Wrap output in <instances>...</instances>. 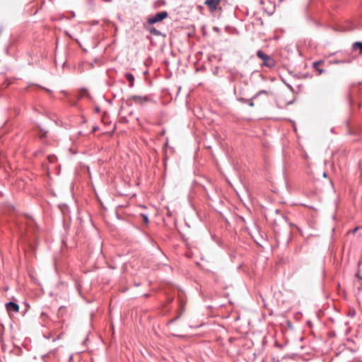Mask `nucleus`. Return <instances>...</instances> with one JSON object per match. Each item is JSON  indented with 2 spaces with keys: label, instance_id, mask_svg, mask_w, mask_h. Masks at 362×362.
<instances>
[{
  "label": "nucleus",
  "instance_id": "nucleus-3",
  "mask_svg": "<svg viewBox=\"0 0 362 362\" xmlns=\"http://www.w3.org/2000/svg\"><path fill=\"white\" fill-rule=\"evenodd\" d=\"M129 102L132 101L139 105H144L150 101V98L146 95H132L129 98Z\"/></svg>",
  "mask_w": 362,
  "mask_h": 362
},
{
  "label": "nucleus",
  "instance_id": "nucleus-19",
  "mask_svg": "<svg viewBox=\"0 0 362 362\" xmlns=\"http://www.w3.org/2000/svg\"><path fill=\"white\" fill-rule=\"evenodd\" d=\"M72 356H69V361L71 360Z\"/></svg>",
  "mask_w": 362,
  "mask_h": 362
},
{
  "label": "nucleus",
  "instance_id": "nucleus-9",
  "mask_svg": "<svg viewBox=\"0 0 362 362\" xmlns=\"http://www.w3.org/2000/svg\"><path fill=\"white\" fill-rule=\"evenodd\" d=\"M353 48L354 49H358L359 50V53L362 54V42H355L353 44Z\"/></svg>",
  "mask_w": 362,
  "mask_h": 362
},
{
  "label": "nucleus",
  "instance_id": "nucleus-13",
  "mask_svg": "<svg viewBox=\"0 0 362 362\" xmlns=\"http://www.w3.org/2000/svg\"><path fill=\"white\" fill-rule=\"evenodd\" d=\"M142 217H143V221H144L145 223H148V218L147 216H146V215H142Z\"/></svg>",
  "mask_w": 362,
  "mask_h": 362
},
{
  "label": "nucleus",
  "instance_id": "nucleus-15",
  "mask_svg": "<svg viewBox=\"0 0 362 362\" xmlns=\"http://www.w3.org/2000/svg\"><path fill=\"white\" fill-rule=\"evenodd\" d=\"M28 308V305H25V310H24V312L23 313V315H25V313H26V311H27Z\"/></svg>",
  "mask_w": 362,
  "mask_h": 362
},
{
  "label": "nucleus",
  "instance_id": "nucleus-4",
  "mask_svg": "<svg viewBox=\"0 0 362 362\" xmlns=\"http://www.w3.org/2000/svg\"><path fill=\"white\" fill-rule=\"evenodd\" d=\"M221 0H205L204 4L208 7L211 12H214L218 9V7Z\"/></svg>",
  "mask_w": 362,
  "mask_h": 362
},
{
  "label": "nucleus",
  "instance_id": "nucleus-11",
  "mask_svg": "<svg viewBox=\"0 0 362 362\" xmlns=\"http://www.w3.org/2000/svg\"><path fill=\"white\" fill-rule=\"evenodd\" d=\"M262 94H264L266 95H271L272 93L270 91L261 90L254 97V99L257 98V97H259Z\"/></svg>",
  "mask_w": 362,
  "mask_h": 362
},
{
  "label": "nucleus",
  "instance_id": "nucleus-10",
  "mask_svg": "<svg viewBox=\"0 0 362 362\" xmlns=\"http://www.w3.org/2000/svg\"><path fill=\"white\" fill-rule=\"evenodd\" d=\"M356 276L359 279H362V261H360L358 263V269Z\"/></svg>",
  "mask_w": 362,
  "mask_h": 362
},
{
  "label": "nucleus",
  "instance_id": "nucleus-1",
  "mask_svg": "<svg viewBox=\"0 0 362 362\" xmlns=\"http://www.w3.org/2000/svg\"><path fill=\"white\" fill-rule=\"evenodd\" d=\"M257 56L263 61V64L268 67H274L276 65L275 61L269 55L264 54L262 50H258Z\"/></svg>",
  "mask_w": 362,
  "mask_h": 362
},
{
  "label": "nucleus",
  "instance_id": "nucleus-20",
  "mask_svg": "<svg viewBox=\"0 0 362 362\" xmlns=\"http://www.w3.org/2000/svg\"><path fill=\"white\" fill-rule=\"evenodd\" d=\"M284 1V0H279V1H280V2H282V1Z\"/></svg>",
  "mask_w": 362,
  "mask_h": 362
},
{
  "label": "nucleus",
  "instance_id": "nucleus-7",
  "mask_svg": "<svg viewBox=\"0 0 362 362\" xmlns=\"http://www.w3.org/2000/svg\"><path fill=\"white\" fill-rule=\"evenodd\" d=\"M126 78L129 83V86L132 87L134 86V76L132 74L128 73L126 74Z\"/></svg>",
  "mask_w": 362,
  "mask_h": 362
},
{
  "label": "nucleus",
  "instance_id": "nucleus-16",
  "mask_svg": "<svg viewBox=\"0 0 362 362\" xmlns=\"http://www.w3.org/2000/svg\"><path fill=\"white\" fill-rule=\"evenodd\" d=\"M176 319H177V318H174L173 320H170V321L168 322V325H170V324H171V323L174 322L175 320H176Z\"/></svg>",
  "mask_w": 362,
  "mask_h": 362
},
{
  "label": "nucleus",
  "instance_id": "nucleus-8",
  "mask_svg": "<svg viewBox=\"0 0 362 362\" xmlns=\"http://www.w3.org/2000/svg\"><path fill=\"white\" fill-rule=\"evenodd\" d=\"M147 29L151 34H153V35H158V36L161 35V33L160 31L157 30L154 27L149 25V27H148Z\"/></svg>",
  "mask_w": 362,
  "mask_h": 362
},
{
  "label": "nucleus",
  "instance_id": "nucleus-17",
  "mask_svg": "<svg viewBox=\"0 0 362 362\" xmlns=\"http://www.w3.org/2000/svg\"><path fill=\"white\" fill-rule=\"evenodd\" d=\"M307 324L309 325V327H310V328L312 327V324H311V322H310V320H308V321H307Z\"/></svg>",
  "mask_w": 362,
  "mask_h": 362
},
{
  "label": "nucleus",
  "instance_id": "nucleus-12",
  "mask_svg": "<svg viewBox=\"0 0 362 362\" xmlns=\"http://www.w3.org/2000/svg\"><path fill=\"white\" fill-rule=\"evenodd\" d=\"M6 161V158L0 156V169L3 168V164Z\"/></svg>",
  "mask_w": 362,
  "mask_h": 362
},
{
  "label": "nucleus",
  "instance_id": "nucleus-2",
  "mask_svg": "<svg viewBox=\"0 0 362 362\" xmlns=\"http://www.w3.org/2000/svg\"><path fill=\"white\" fill-rule=\"evenodd\" d=\"M168 16L167 11H161L157 13L154 16H152L148 19V25H153L156 23L162 21L163 19L166 18Z\"/></svg>",
  "mask_w": 362,
  "mask_h": 362
},
{
  "label": "nucleus",
  "instance_id": "nucleus-18",
  "mask_svg": "<svg viewBox=\"0 0 362 362\" xmlns=\"http://www.w3.org/2000/svg\"><path fill=\"white\" fill-rule=\"evenodd\" d=\"M95 112H99V111H100V109H99L98 107H96V108L95 109Z\"/></svg>",
  "mask_w": 362,
  "mask_h": 362
},
{
  "label": "nucleus",
  "instance_id": "nucleus-6",
  "mask_svg": "<svg viewBox=\"0 0 362 362\" xmlns=\"http://www.w3.org/2000/svg\"><path fill=\"white\" fill-rule=\"evenodd\" d=\"M325 61L320 60L317 62H315L313 64V67L317 72L318 75H321L325 72V70L322 69V66L324 64Z\"/></svg>",
  "mask_w": 362,
  "mask_h": 362
},
{
  "label": "nucleus",
  "instance_id": "nucleus-5",
  "mask_svg": "<svg viewBox=\"0 0 362 362\" xmlns=\"http://www.w3.org/2000/svg\"><path fill=\"white\" fill-rule=\"evenodd\" d=\"M6 308L8 315L17 313L19 310V306L18 304L13 302H9L6 305Z\"/></svg>",
  "mask_w": 362,
  "mask_h": 362
},
{
  "label": "nucleus",
  "instance_id": "nucleus-14",
  "mask_svg": "<svg viewBox=\"0 0 362 362\" xmlns=\"http://www.w3.org/2000/svg\"><path fill=\"white\" fill-rule=\"evenodd\" d=\"M48 160H49V162L53 163L55 160V157L52 156H48Z\"/></svg>",
  "mask_w": 362,
  "mask_h": 362
}]
</instances>
